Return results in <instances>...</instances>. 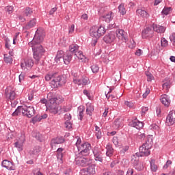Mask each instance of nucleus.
Returning a JSON list of instances; mask_svg holds the SVG:
<instances>
[{"label":"nucleus","instance_id":"8fccbe9b","mask_svg":"<svg viewBox=\"0 0 175 175\" xmlns=\"http://www.w3.org/2000/svg\"><path fill=\"white\" fill-rule=\"evenodd\" d=\"M38 152H40V148L39 146H35L33 150H31V154L33 155H36Z\"/></svg>","mask_w":175,"mask_h":175},{"label":"nucleus","instance_id":"a211bd4d","mask_svg":"<svg viewBox=\"0 0 175 175\" xmlns=\"http://www.w3.org/2000/svg\"><path fill=\"white\" fill-rule=\"evenodd\" d=\"M48 110L51 114H57L58 113V105L56 103H51L48 102Z\"/></svg>","mask_w":175,"mask_h":175},{"label":"nucleus","instance_id":"680f3d73","mask_svg":"<svg viewBox=\"0 0 175 175\" xmlns=\"http://www.w3.org/2000/svg\"><path fill=\"white\" fill-rule=\"evenodd\" d=\"M64 120L66 121H70L72 120V116H70V113H66L64 116Z\"/></svg>","mask_w":175,"mask_h":175},{"label":"nucleus","instance_id":"f704fd0d","mask_svg":"<svg viewBox=\"0 0 175 175\" xmlns=\"http://www.w3.org/2000/svg\"><path fill=\"white\" fill-rule=\"evenodd\" d=\"M13 55L10 53V55L8 54H4V62L5 64H12L13 62V57H12Z\"/></svg>","mask_w":175,"mask_h":175},{"label":"nucleus","instance_id":"603ef678","mask_svg":"<svg viewBox=\"0 0 175 175\" xmlns=\"http://www.w3.org/2000/svg\"><path fill=\"white\" fill-rule=\"evenodd\" d=\"M19 142H21L22 143H24L25 142V133L22 132L21 134V136L19 137Z\"/></svg>","mask_w":175,"mask_h":175},{"label":"nucleus","instance_id":"774afa93","mask_svg":"<svg viewBox=\"0 0 175 175\" xmlns=\"http://www.w3.org/2000/svg\"><path fill=\"white\" fill-rule=\"evenodd\" d=\"M170 39L171 42H173V43H175V33H172L171 36H170Z\"/></svg>","mask_w":175,"mask_h":175},{"label":"nucleus","instance_id":"2f4dec72","mask_svg":"<svg viewBox=\"0 0 175 175\" xmlns=\"http://www.w3.org/2000/svg\"><path fill=\"white\" fill-rule=\"evenodd\" d=\"M113 17L114 14L113 12H109L103 16V18L106 23H110Z\"/></svg>","mask_w":175,"mask_h":175},{"label":"nucleus","instance_id":"1a4fd4ad","mask_svg":"<svg viewBox=\"0 0 175 175\" xmlns=\"http://www.w3.org/2000/svg\"><path fill=\"white\" fill-rule=\"evenodd\" d=\"M90 36H92V44H95L96 43H98V38H100L99 33H98V27L97 26H93L91 27L90 30Z\"/></svg>","mask_w":175,"mask_h":175},{"label":"nucleus","instance_id":"473e14b6","mask_svg":"<svg viewBox=\"0 0 175 175\" xmlns=\"http://www.w3.org/2000/svg\"><path fill=\"white\" fill-rule=\"evenodd\" d=\"M48 116L47 114L44 113L43 115H37L35 117L33 118V122H39L40 121H42V120H46Z\"/></svg>","mask_w":175,"mask_h":175},{"label":"nucleus","instance_id":"49530a36","mask_svg":"<svg viewBox=\"0 0 175 175\" xmlns=\"http://www.w3.org/2000/svg\"><path fill=\"white\" fill-rule=\"evenodd\" d=\"M172 12V8H164L161 12L162 14H164V16H167L169 13Z\"/></svg>","mask_w":175,"mask_h":175},{"label":"nucleus","instance_id":"412c9836","mask_svg":"<svg viewBox=\"0 0 175 175\" xmlns=\"http://www.w3.org/2000/svg\"><path fill=\"white\" fill-rule=\"evenodd\" d=\"M81 173H84L86 175H94L95 174V165H92L89 166L87 170L82 169L81 170Z\"/></svg>","mask_w":175,"mask_h":175},{"label":"nucleus","instance_id":"58836bf2","mask_svg":"<svg viewBox=\"0 0 175 175\" xmlns=\"http://www.w3.org/2000/svg\"><path fill=\"white\" fill-rule=\"evenodd\" d=\"M24 146V142H21V141H17L14 143V147L18 148V151H23V146Z\"/></svg>","mask_w":175,"mask_h":175},{"label":"nucleus","instance_id":"de8ad7c7","mask_svg":"<svg viewBox=\"0 0 175 175\" xmlns=\"http://www.w3.org/2000/svg\"><path fill=\"white\" fill-rule=\"evenodd\" d=\"M163 47H166L164 44H157L154 48L156 49V53H159L161 50H163Z\"/></svg>","mask_w":175,"mask_h":175},{"label":"nucleus","instance_id":"b1692460","mask_svg":"<svg viewBox=\"0 0 175 175\" xmlns=\"http://www.w3.org/2000/svg\"><path fill=\"white\" fill-rule=\"evenodd\" d=\"M144 125V124H143V122H142L137 120H133L131 122V126H133V128H136V129H142V128H143Z\"/></svg>","mask_w":175,"mask_h":175},{"label":"nucleus","instance_id":"5fc2aeb1","mask_svg":"<svg viewBox=\"0 0 175 175\" xmlns=\"http://www.w3.org/2000/svg\"><path fill=\"white\" fill-rule=\"evenodd\" d=\"M163 90H165V91H169V88H170V83L165 82L163 84Z\"/></svg>","mask_w":175,"mask_h":175},{"label":"nucleus","instance_id":"13d9d810","mask_svg":"<svg viewBox=\"0 0 175 175\" xmlns=\"http://www.w3.org/2000/svg\"><path fill=\"white\" fill-rule=\"evenodd\" d=\"M65 127L67 129H70V128H72V122L70 121H66L65 122Z\"/></svg>","mask_w":175,"mask_h":175},{"label":"nucleus","instance_id":"e2e57ef3","mask_svg":"<svg viewBox=\"0 0 175 175\" xmlns=\"http://www.w3.org/2000/svg\"><path fill=\"white\" fill-rule=\"evenodd\" d=\"M149 94H150V88H147L146 89L145 92L142 95L143 98H147Z\"/></svg>","mask_w":175,"mask_h":175},{"label":"nucleus","instance_id":"72a5a7b5","mask_svg":"<svg viewBox=\"0 0 175 175\" xmlns=\"http://www.w3.org/2000/svg\"><path fill=\"white\" fill-rule=\"evenodd\" d=\"M31 135L33 137H35V139L38 140V142H42L43 140V135H42V134H40V133L38 131H33L31 133Z\"/></svg>","mask_w":175,"mask_h":175},{"label":"nucleus","instance_id":"5701e85b","mask_svg":"<svg viewBox=\"0 0 175 175\" xmlns=\"http://www.w3.org/2000/svg\"><path fill=\"white\" fill-rule=\"evenodd\" d=\"M64 102V98L62 96H57L55 97L49 98V103H56V105H59Z\"/></svg>","mask_w":175,"mask_h":175},{"label":"nucleus","instance_id":"423d86ee","mask_svg":"<svg viewBox=\"0 0 175 175\" xmlns=\"http://www.w3.org/2000/svg\"><path fill=\"white\" fill-rule=\"evenodd\" d=\"M79 46L77 44H71L70 45L69 50L70 53H75L76 57L79 59H86L87 58L83 54L81 51H79Z\"/></svg>","mask_w":175,"mask_h":175},{"label":"nucleus","instance_id":"7ed1b4c3","mask_svg":"<svg viewBox=\"0 0 175 175\" xmlns=\"http://www.w3.org/2000/svg\"><path fill=\"white\" fill-rule=\"evenodd\" d=\"M152 144H154L152 142V139L148 138L146 142L139 147V152H137L135 154H137L138 157H148V155L151 154V148H152Z\"/></svg>","mask_w":175,"mask_h":175},{"label":"nucleus","instance_id":"39448f33","mask_svg":"<svg viewBox=\"0 0 175 175\" xmlns=\"http://www.w3.org/2000/svg\"><path fill=\"white\" fill-rule=\"evenodd\" d=\"M139 158L140 157L138 156L137 154H135L131 156V164L135 169V170H137L138 172H142V170L144 169V164L140 162Z\"/></svg>","mask_w":175,"mask_h":175},{"label":"nucleus","instance_id":"4468645a","mask_svg":"<svg viewBox=\"0 0 175 175\" xmlns=\"http://www.w3.org/2000/svg\"><path fill=\"white\" fill-rule=\"evenodd\" d=\"M73 83L75 84H78V85H87V84H90V79L87 77H83L81 79H73Z\"/></svg>","mask_w":175,"mask_h":175},{"label":"nucleus","instance_id":"7c9ffc66","mask_svg":"<svg viewBox=\"0 0 175 175\" xmlns=\"http://www.w3.org/2000/svg\"><path fill=\"white\" fill-rule=\"evenodd\" d=\"M70 61H72V54L66 53L63 57V62L65 65H69V64H70Z\"/></svg>","mask_w":175,"mask_h":175},{"label":"nucleus","instance_id":"c03bdc74","mask_svg":"<svg viewBox=\"0 0 175 175\" xmlns=\"http://www.w3.org/2000/svg\"><path fill=\"white\" fill-rule=\"evenodd\" d=\"M150 169L152 172H157V170H158V167L157 166V165H155V160L152 159L150 161Z\"/></svg>","mask_w":175,"mask_h":175},{"label":"nucleus","instance_id":"a19ab883","mask_svg":"<svg viewBox=\"0 0 175 175\" xmlns=\"http://www.w3.org/2000/svg\"><path fill=\"white\" fill-rule=\"evenodd\" d=\"M97 31L98 33V36H102L103 35H105L106 33V29H105V27L103 26H100L99 27H97Z\"/></svg>","mask_w":175,"mask_h":175},{"label":"nucleus","instance_id":"bf43d9fd","mask_svg":"<svg viewBox=\"0 0 175 175\" xmlns=\"http://www.w3.org/2000/svg\"><path fill=\"white\" fill-rule=\"evenodd\" d=\"M20 35V33H16L15 37L13 38V44H16V43H18L17 41L18 39V36Z\"/></svg>","mask_w":175,"mask_h":175},{"label":"nucleus","instance_id":"ea45409f","mask_svg":"<svg viewBox=\"0 0 175 175\" xmlns=\"http://www.w3.org/2000/svg\"><path fill=\"white\" fill-rule=\"evenodd\" d=\"M78 111H79L78 118L81 121L83 120V117H84V107H79L78 108Z\"/></svg>","mask_w":175,"mask_h":175},{"label":"nucleus","instance_id":"f03ea898","mask_svg":"<svg viewBox=\"0 0 175 175\" xmlns=\"http://www.w3.org/2000/svg\"><path fill=\"white\" fill-rule=\"evenodd\" d=\"M75 146L78 148L79 155L82 157H88L91 151V144L88 142H81V139L78 138Z\"/></svg>","mask_w":175,"mask_h":175},{"label":"nucleus","instance_id":"e433bc0d","mask_svg":"<svg viewBox=\"0 0 175 175\" xmlns=\"http://www.w3.org/2000/svg\"><path fill=\"white\" fill-rule=\"evenodd\" d=\"M94 111V106L91 104H88L87 105V108H86V114L88 116H92V111Z\"/></svg>","mask_w":175,"mask_h":175},{"label":"nucleus","instance_id":"0eeeda50","mask_svg":"<svg viewBox=\"0 0 175 175\" xmlns=\"http://www.w3.org/2000/svg\"><path fill=\"white\" fill-rule=\"evenodd\" d=\"M75 163L78 165V166L85 167L86 166H90L92 161L90 157H78L75 159Z\"/></svg>","mask_w":175,"mask_h":175},{"label":"nucleus","instance_id":"37998d69","mask_svg":"<svg viewBox=\"0 0 175 175\" xmlns=\"http://www.w3.org/2000/svg\"><path fill=\"white\" fill-rule=\"evenodd\" d=\"M62 151H64V148H59L57 150V158L59 161H62V158L64 157L62 154Z\"/></svg>","mask_w":175,"mask_h":175},{"label":"nucleus","instance_id":"c9c22d12","mask_svg":"<svg viewBox=\"0 0 175 175\" xmlns=\"http://www.w3.org/2000/svg\"><path fill=\"white\" fill-rule=\"evenodd\" d=\"M118 10L119 13H120L122 16H124V14H126V10L125 9V5L124 3H122L118 6Z\"/></svg>","mask_w":175,"mask_h":175},{"label":"nucleus","instance_id":"9d476101","mask_svg":"<svg viewBox=\"0 0 175 175\" xmlns=\"http://www.w3.org/2000/svg\"><path fill=\"white\" fill-rule=\"evenodd\" d=\"M116 33L119 40H122L123 43H126V42H128V36L125 31L119 29L116 30Z\"/></svg>","mask_w":175,"mask_h":175},{"label":"nucleus","instance_id":"338daca9","mask_svg":"<svg viewBox=\"0 0 175 175\" xmlns=\"http://www.w3.org/2000/svg\"><path fill=\"white\" fill-rule=\"evenodd\" d=\"M118 161H112V162L110 163V167H111V169H113V167H115V166H116V165H118Z\"/></svg>","mask_w":175,"mask_h":175},{"label":"nucleus","instance_id":"4c0bfd02","mask_svg":"<svg viewBox=\"0 0 175 175\" xmlns=\"http://www.w3.org/2000/svg\"><path fill=\"white\" fill-rule=\"evenodd\" d=\"M33 13V11L32 10V8L29 7L26 8L24 11V14L25 16H26V17H31Z\"/></svg>","mask_w":175,"mask_h":175},{"label":"nucleus","instance_id":"ddd939ff","mask_svg":"<svg viewBox=\"0 0 175 175\" xmlns=\"http://www.w3.org/2000/svg\"><path fill=\"white\" fill-rule=\"evenodd\" d=\"M44 38V35L42 33V31L38 29L36 31V34L33 40L36 42V44H40L43 42V39Z\"/></svg>","mask_w":175,"mask_h":175},{"label":"nucleus","instance_id":"4d7b16f0","mask_svg":"<svg viewBox=\"0 0 175 175\" xmlns=\"http://www.w3.org/2000/svg\"><path fill=\"white\" fill-rule=\"evenodd\" d=\"M137 139H139V140H144L146 139V134L138 133H137Z\"/></svg>","mask_w":175,"mask_h":175},{"label":"nucleus","instance_id":"9b49d317","mask_svg":"<svg viewBox=\"0 0 175 175\" xmlns=\"http://www.w3.org/2000/svg\"><path fill=\"white\" fill-rule=\"evenodd\" d=\"M21 66L23 70H29L33 66V60L32 59H26L22 62Z\"/></svg>","mask_w":175,"mask_h":175},{"label":"nucleus","instance_id":"f8f14e48","mask_svg":"<svg viewBox=\"0 0 175 175\" xmlns=\"http://www.w3.org/2000/svg\"><path fill=\"white\" fill-rule=\"evenodd\" d=\"M93 154L94 157L95 161L98 162H103V153L100 149H98L96 148L93 150Z\"/></svg>","mask_w":175,"mask_h":175},{"label":"nucleus","instance_id":"6e6d98bb","mask_svg":"<svg viewBox=\"0 0 175 175\" xmlns=\"http://www.w3.org/2000/svg\"><path fill=\"white\" fill-rule=\"evenodd\" d=\"M150 129H153V131H157V132H159V126L156 124L150 125Z\"/></svg>","mask_w":175,"mask_h":175},{"label":"nucleus","instance_id":"c756f323","mask_svg":"<svg viewBox=\"0 0 175 175\" xmlns=\"http://www.w3.org/2000/svg\"><path fill=\"white\" fill-rule=\"evenodd\" d=\"M35 25H36V18H33L26 24L25 29H31V28H33Z\"/></svg>","mask_w":175,"mask_h":175},{"label":"nucleus","instance_id":"6ab92c4d","mask_svg":"<svg viewBox=\"0 0 175 175\" xmlns=\"http://www.w3.org/2000/svg\"><path fill=\"white\" fill-rule=\"evenodd\" d=\"M152 28L154 32H157V33H165V31H166L165 27L157 24H153Z\"/></svg>","mask_w":175,"mask_h":175},{"label":"nucleus","instance_id":"aec40b11","mask_svg":"<svg viewBox=\"0 0 175 175\" xmlns=\"http://www.w3.org/2000/svg\"><path fill=\"white\" fill-rule=\"evenodd\" d=\"M160 100L161 103L164 105V106H165L166 107H169V106L170 105V97L167 94H163L160 98Z\"/></svg>","mask_w":175,"mask_h":175},{"label":"nucleus","instance_id":"c85d7f7f","mask_svg":"<svg viewBox=\"0 0 175 175\" xmlns=\"http://www.w3.org/2000/svg\"><path fill=\"white\" fill-rule=\"evenodd\" d=\"M21 113L23 116H24V106H18L15 111L12 113V116L16 117L17 116H20Z\"/></svg>","mask_w":175,"mask_h":175},{"label":"nucleus","instance_id":"4be33fe9","mask_svg":"<svg viewBox=\"0 0 175 175\" xmlns=\"http://www.w3.org/2000/svg\"><path fill=\"white\" fill-rule=\"evenodd\" d=\"M167 122L169 125H173L175 124V112L173 111H170L167 116Z\"/></svg>","mask_w":175,"mask_h":175},{"label":"nucleus","instance_id":"20e7f679","mask_svg":"<svg viewBox=\"0 0 175 175\" xmlns=\"http://www.w3.org/2000/svg\"><path fill=\"white\" fill-rule=\"evenodd\" d=\"M31 47L33 51V58L37 62H39L40 58H42V55L44 54V48H43L42 44H33Z\"/></svg>","mask_w":175,"mask_h":175},{"label":"nucleus","instance_id":"864d4df0","mask_svg":"<svg viewBox=\"0 0 175 175\" xmlns=\"http://www.w3.org/2000/svg\"><path fill=\"white\" fill-rule=\"evenodd\" d=\"M13 9L14 8L12 5H9L5 8V10L8 14H12V13H13Z\"/></svg>","mask_w":175,"mask_h":175},{"label":"nucleus","instance_id":"f257e3e1","mask_svg":"<svg viewBox=\"0 0 175 175\" xmlns=\"http://www.w3.org/2000/svg\"><path fill=\"white\" fill-rule=\"evenodd\" d=\"M45 80L46 81H51L50 84L52 88H59L66 83L65 78L58 75V72L47 74L45 75Z\"/></svg>","mask_w":175,"mask_h":175},{"label":"nucleus","instance_id":"79ce46f5","mask_svg":"<svg viewBox=\"0 0 175 175\" xmlns=\"http://www.w3.org/2000/svg\"><path fill=\"white\" fill-rule=\"evenodd\" d=\"M95 129H96V136L98 140H99V139H102V131H100V128H99V126H96Z\"/></svg>","mask_w":175,"mask_h":175},{"label":"nucleus","instance_id":"a878e982","mask_svg":"<svg viewBox=\"0 0 175 175\" xmlns=\"http://www.w3.org/2000/svg\"><path fill=\"white\" fill-rule=\"evenodd\" d=\"M106 155L107 157H113V154H114V149L113 148V146L109 143L106 146Z\"/></svg>","mask_w":175,"mask_h":175},{"label":"nucleus","instance_id":"69168bd1","mask_svg":"<svg viewBox=\"0 0 175 175\" xmlns=\"http://www.w3.org/2000/svg\"><path fill=\"white\" fill-rule=\"evenodd\" d=\"M112 142H113V144L115 146H118V144H119V142H118V137H113V138L112 139Z\"/></svg>","mask_w":175,"mask_h":175},{"label":"nucleus","instance_id":"0e129e2a","mask_svg":"<svg viewBox=\"0 0 175 175\" xmlns=\"http://www.w3.org/2000/svg\"><path fill=\"white\" fill-rule=\"evenodd\" d=\"M129 150V146H124L120 150V154H125V152H126V151H128Z\"/></svg>","mask_w":175,"mask_h":175},{"label":"nucleus","instance_id":"cd10ccee","mask_svg":"<svg viewBox=\"0 0 175 175\" xmlns=\"http://www.w3.org/2000/svg\"><path fill=\"white\" fill-rule=\"evenodd\" d=\"M65 142V139L62 137H57L51 140V144L53 146V144H62Z\"/></svg>","mask_w":175,"mask_h":175},{"label":"nucleus","instance_id":"dca6fc26","mask_svg":"<svg viewBox=\"0 0 175 175\" xmlns=\"http://www.w3.org/2000/svg\"><path fill=\"white\" fill-rule=\"evenodd\" d=\"M152 33H154L152 26L148 27L142 31V38H152Z\"/></svg>","mask_w":175,"mask_h":175},{"label":"nucleus","instance_id":"a18cd8bd","mask_svg":"<svg viewBox=\"0 0 175 175\" xmlns=\"http://www.w3.org/2000/svg\"><path fill=\"white\" fill-rule=\"evenodd\" d=\"M120 126H121V121L120 118H117L113 122V128H114V129H118Z\"/></svg>","mask_w":175,"mask_h":175},{"label":"nucleus","instance_id":"052dcab7","mask_svg":"<svg viewBox=\"0 0 175 175\" xmlns=\"http://www.w3.org/2000/svg\"><path fill=\"white\" fill-rule=\"evenodd\" d=\"M146 75L148 77V81H152V79H154L152 75H151L150 72H146Z\"/></svg>","mask_w":175,"mask_h":175},{"label":"nucleus","instance_id":"09e8293b","mask_svg":"<svg viewBox=\"0 0 175 175\" xmlns=\"http://www.w3.org/2000/svg\"><path fill=\"white\" fill-rule=\"evenodd\" d=\"M91 69L93 73H98V72H99V67L96 64L92 66Z\"/></svg>","mask_w":175,"mask_h":175},{"label":"nucleus","instance_id":"2eb2a0df","mask_svg":"<svg viewBox=\"0 0 175 175\" xmlns=\"http://www.w3.org/2000/svg\"><path fill=\"white\" fill-rule=\"evenodd\" d=\"M103 40L105 43H113L116 40V33L114 32L109 33L108 35L104 36Z\"/></svg>","mask_w":175,"mask_h":175},{"label":"nucleus","instance_id":"bb28decb","mask_svg":"<svg viewBox=\"0 0 175 175\" xmlns=\"http://www.w3.org/2000/svg\"><path fill=\"white\" fill-rule=\"evenodd\" d=\"M5 95L8 99H10V100H14V99H16V92L14 90H11L9 92L5 90Z\"/></svg>","mask_w":175,"mask_h":175},{"label":"nucleus","instance_id":"6e6552de","mask_svg":"<svg viewBox=\"0 0 175 175\" xmlns=\"http://www.w3.org/2000/svg\"><path fill=\"white\" fill-rule=\"evenodd\" d=\"M36 111L33 106L24 105L23 106V116L24 117H27V118H32Z\"/></svg>","mask_w":175,"mask_h":175},{"label":"nucleus","instance_id":"f3484780","mask_svg":"<svg viewBox=\"0 0 175 175\" xmlns=\"http://www.w3.org/2000/svg\"><path fill=\"white\" fill-rule=\"evenodd\" d=\"M1 166L2 167L8 169V170H14L15 169L14 164H13L10 161L6 159L2 161Z\"/></svg>","mask_w":175,"mask_h":175},{"label":"nucleus","instance_id":"393cba45","mask_svg":"<svg viewBox=\"0 0 175 175\" xmlns=\"http://www.w3.org/2000/svg\"><path fill=\"white\" fill-rule=\"evenodd\" d=\"M136 13L137 16H139L143 18H148V17H150V14H148V12H147L146 10L142 9H137L136 10Z\"/></svg>","mask_w":175,"mask_h":175},{"label":"nucleus","instance_id":"3c124183","mask_svg":"<svg viewBox=\"0 0 175 175\" xmlns=\"http://www.w3.org/2000/svg\"><path fill=\"white\" fill-rule=\"evenodd\" d=\"M64 55L65 54H64V51H57L55 58H57V59H59V58H64Z\"/></svg>","mask_w":175,"mask_h":175}]
</instances>
